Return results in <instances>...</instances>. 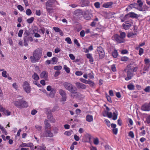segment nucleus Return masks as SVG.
<instances>
[{"instance_id":"obj_50","label":"nucleus","mask_w":150,"mask_h":150,"mask_svg":"<svg viewBox=\"0 0 150 150\" xmlns=\"http://www.w3.org/2000/svg\"><path fill=\"white\" fill-rule=\"evenodd\" d=\"M58 129L56 127H54L53 128V131L54 133L55 134H57L58 132Z\"/></svg>"},{"instance_id":"obj_43","label":"nucleus","mask_w":150,"mask_h":150,"mask_svg":"<svg viewBox=\"0 0 150 150\" xmlns=\"http://www.w3.org/2000/svg\"><path fill=\"white\" fill-rule=\"evenodd\" d=\"M105 150H112L111 147L109 145H105Z\"/></svg>"},{"instance_id":"obj_1","label":"nucleus","mask_w":150,"mask_h":150,"mask_svg":"<svg viewBox=\"0 0 150 150\" xmlns=\"http://www.w3.org/2000/svg\"><path fill=\"white\" fill-rule=\"evenodd\" d=\"M42 54V50L39 49L35 50L33 53V56L30 57L32 62L35 63L38 62Z\"/></svg>"},{"instance_id":"obj_9","label":"nucleus","mask_w":150,"mask_h":150,"mask_svg":"<svg viewBox=\"0 0 150 150\" xmlns=\"http://www.w3.org/2000/svg\"><path fill=\"white\" fill-rule=\"evenodd\" d=\"M114 39L119 43H123L125 41L124 39H122L120 36L117 34H115L113 36Z\"/></svg>"},{"instance_id":"obj_51","label":"nucleus","mask_w":150,"mask_h":150,"mask_svg":"<svg viewBox=\"0 0 150 150\" xmlns=\"http://www.w3.org/2000/svg\"><path fill=\"white\" fill-rule=\"evenodd\" d=\"M7 72L6 71H3L2 72V76L5 78H6L7 77V75H6Z\"/></svg>"},{"instance_id":"obj_55","label":"nucleus","mask_w":150,"mask_h":150,"mask_svg":"<svg viewBox=\"0 0 150 150\" xmlns=\"http://www.w3.org/2000/svg\"><path fill=\"white\" fill-rule=\"evenodd\" d=\"M75 74L77 76H81L82 75L83 73L81 71H77L76 72Z\"/></svg>"},{"instance_id":"obj_35","label":"nucleus","mask_w":150,"mask_h":150,"mask_svg":"<svg viewBox=\"0 0 150 150\" xmlns=\"http://www.w3.org/2000/svg\"><path fill=\"white\" fill-rule=\"evenodd\" d=\"M79 80L81 82L87 84L88 83V80H87L85 79L81 78Z\"/></svg>"},{"instance_id":"obj_59","label":"nucleus","mask_w":150,"mask_h":150,"mask_svg":"<svg viewBox=\"0 0 150 150\" xmlns=\"http://www.w3.org/2000/svg\"><path fill=\"white\" fill-rule=\"evenodd\" d=\"M144 91L146 92H149L150 91V86H148L146 87L144 89Z\"/></svg>"},{"instance_id":"obj_46","label":"nucleus","mask_w":150,"mask_h":150,"mask_svg":"<svg viewBox=\"0 0 150 150\" xmlns=\"http://www.w3.org/2000/svg\"><path fill=\"white\" fill-rule=\"evenodd\" d=\"M24 35L25 36V37H28L29 35V31L27 30H26L24 33Z\"/></svg>"},{"instance_id":"obj_49","label":"nucleus","mask_w":150,"mask_h":150,"mask_svg":"<svg viewBox=\"0 0 150 150\" xmlns=\"http://www.w3.org/2000/svg\"><path fill=\"white\" fill-rule=\"evenodd\" d=\"M71 132L72 131H67L65 132H64V134L66 135L69 136L71 135Z\"/></svg>"},{"instance_id":"obj_33","label":"nucleus","mask_w":150,"mask_h":150,"mask_svg":"<svg viewBox=\"0 0 150 150\" xmlns=\"http://www.w3.org/2000/svg\"><path fill=\"white\" fill-rule=\"evenodd\" d=\"M49 1L54 5L56 4H58V2L56 0H49Z\"/></svg>"},{"instance_id":"obj_61","label":"nucleus","mask_w":150,"mask_h":150,"mask_svg":"<svg viewBox=\"0 0 150 150\" xmlns=\"http://www.w3.org/2000/svg\"><path fill=\"white\" fill-rule=\"evenodd\" d=\"M128 59V58L126 57H123L121 58V60L122 61H127Z\"/></svg>"},{"instance_id":"obj_29","label":"nucleus","mask_w":150,"mask_h":150,"mask_svg":"<svg viewBox=\"0 0 150 150\" xmlns=\"http://www.w3.org/2000/svg\"><path fill=\"white\" fill-rule=\"evenodd\" d=\"M62 67L61 66H56L54 67V69L55 70L59 71V70H61L62 69Z\"/></svg>"},{"instance_id":"obj_14","label":"nucleus","mask_w":150,"mask_h":150,"mask_svg":"<svg viewBox=\"0 0 150 150\" xmlns=\"http://www.w3.org/2000/svg\"><path fill=\"white\" fill-rule=\"evenodd\" d=\"M142 109L144 111H149L150 108L149 106L147 104H144L142 107Z\"/></svg>"},{"instance_id":"obj_42","label":"nucleus","mask_w":150,"mask_h":150,"mask_svg":"<svg viewBox=\"0 0 150 150\" xmlns=\"http://www.w3.org/2000/svg\"><path fill=\"white\" fill-rule=\"evenodd\" d=\"M6 115H10L11 112L8 110L5 109L3 112Z\"/></svg>"},{"instance_id":"obj_2","label":"nucleus","mask_w":150,"mask_h":150,"mask_svg":"<svg viewBox=\"0 0 150 150\" xmlns=\"http://www.w3.org/2000/svg\"><path fill=\"white\" fill-rule=\"evenodd\" d=\"M21 98L13 101V103L16 106L19 108H27L28 106L27 103L23 99L22 96H20Z\"/></svg>"},{"instance_id":"obj_48","label":"nucleus","mask_w":150,"mask_h":150,"mask_svg":"<svg viewBox=\"0 0 150 150\" xmlns=\"http://www.w3.org/2000/svg\"><path fill=\"white\" fill-rule=\"evenodd\" d=\"M23 30H20L18 34V37H21L22 36V35L23 33Z\"/></svg>"},{"instance_id":"obj_6","label":"nucleus","mask_w":150,"mask_h":150,"mask_svg":"<svg viewBox=\"0 0 150 150\" xmlns=\"http://www.w3.org/2000/svg\"><path fill=\"white\" fill-rule=\"evenodd\" d=\"M53 136V134L51 131L50 130H46L41 133V137H52Z\"/></svg>"},{"instance_id":"obj_30","label":"nucleus","mask_w":150,"mask_h":150,"mask_svg":"<svg viewBox=\"0 0 150 150\" xmlns=\"http://www.w3.org/2000/svg\"><path fill=\"white\" fill-rule=\"evenodd\" d=\"M34 19V17H31L30 18H28L27 19V21L28 23L30 24L33 22Z\"/></svg>"},{"instance_id":"obj_18","label":"nucleus","mask_w":150,"mask_h":150,"mask_svg":"<svg viewBox=\"0 0 150 150\" xmlns=\"http://www.w3.org/2000/svg\"><path fill=\"white\" fill-rule=\"evenodd\" d=\"M93 117L90 115H88L86 116V120L88 122L93 121Z\"/></svg>"},{"instance_id":"obj_54","label":"nucleus","mask_w":150,"mask_h":150,"mask_svg":"<svg viewBox=\"0 0 150 150\" xmlns=\"http://www.w3.org/2000/svg\"><path fill=\"white\" fill-rule=\"evenodd\" d=\"M111 69L113 71L115 72L116 71V67L115 65L114 64H113V65L111 66Z\"/></svg>"},{"instance_id":"obj_53","label":"nucleus","mask_w":150,"mask_h":150,"mask_svg":"<svg viewBox=\"0 0 150 150\" xmlns=\"http://www.w3.org/2000/svg\"><path fill=\"white\" fill-rule=\"evenodd\" d=\"M17 8L18 9L21 11H22L24 10L23 8L21 5H18L17 6Z\"/></svg>"},{"instance_id":"obj_57","label":"nucleus","mask_w":150,"mask_h":150,"mask_svg":"<svg viewBox=\"0 0 150 150\" xmlns=\"http://www.w3.org/2000/svg\"><path fill=\"white\" fill-rule=\"evenodd\" d=\"M74 42L75 44H76L78 47H80V44L78 42V40L76 39H74Z\"/></svg>"},{"instance_id":"obj_56","label":"nucleus","mask_w":150,"mask_h":150,"mask_svg":"<svg viewBox=\"0 0 150 150\" xmlns=\"http://www.w3.org/2000/svg\"><path fill=\"white\" fill-rule=\"evenodd\" d=\"M94 6L97 8L100 7V3L99 2H96L94 3Z\"/></svg>"},{"instance_id":"obj_7","label":"nucleus","mask_w":150,"mask_h":150,"mask_svg":"<svg viewBox=\"0 0 150 150\" xmlns=\"http://www.w3.org/2000/svg\"><path fill=\"white\" fill-rule=\"evenodd\" d=\"M23 88L24 90L27 93H29L30 91L31 88L29 84L27 81H25L23 84Z\"/></svg>"},{"instance_id":"obj_44","label":"nucleus","mask_w":150,"mask_h":150,"mask_svg":"<svg viewBox=\"0 0 150 150\" xmlns=\"http://www.w3.org/2000/svg\"><path fill=\"white\" fill-rule=\"evenodd\" d=\"M106 98L107 99L108 101L110 103H112V100L110 97L107 94H106Z\"/></svg>"},{"instance_id":"obj_15","label":"nucleus","mask_w":150,"mask_h":150,"mask_svg":"<svg viewBox=\"0 0 150 150\" xmlns=\"http://www.w3.org/2000/svg\"><path fill=\"white\" fill-rule=\"evenodd\" d=\"M74 14L77 16H80L82 15V11L79 9H78L74 12Z\"/></svg>"},{"instance_id":"obj_63","label":"nucleus","mask_w":150,"mask_h":150,"mask_svg":"<svg viewBox=\"0 0 150 150\" xmlns=\"http://www.w3.org/2000/svg\"><path fill=\"white\" fill-rule=\"evenodd\" d=\"M50 120L51 122L52 123H54L55 122V119L53 118V117L50 116Z\"/></svg>"},{"instance_id":"obj_58","label":"nucleus","mask_w":150,"mask_h":150,"mask_svg":"<svg viewBox=\"0 0 150 150\" xmlns=\"http://www.w3.org/2000/svg\"><path fill=\"white\" fill-rule=\"evenodd\" d=\"M85 34V31L84 30H81L80 33V36L82 37L84 36Z\"/></svg>"},{"instance_id":"obj_11","label":"nucleus","mask_w":150,"mask_h":150,"mask_svg":"<svg viewBox=\"0 0 150 150\" xmlns=\"http://www.w3.org/2000/svg\"><path fill=\"white\" fill-rule=\"evenodd\" d=\"M40 77L41 78H44L45 80L48 79V73L46 71H42L40 74Z\"/></svg>"},{"instance_id":"obj_4","label":"nucleus","mask_w":150,"mask_h":150,"mask_svg":"<svg viewBox=\"0 0 150 150\" xmlns=\"http://www.w3.org/2000/svg\"><path fill=\"white\" fill-rule=\"evenodd\" d=\"M125 71L127 75V77L125 78V80L128 81L131 79L133 75L132 69L131 67V65H128L127 68L125 69Z\"/></svg>"},{"instance_id":"obj_62","label":"nucleus","mask_w":150,"mask_h":150,"mask_svg":"<svg viewBox=\"0 0 150 150\" xmlns=\"http://www.w3.org/2000/svg\"><path fill=\"white\" fill-rule=\"evenodd\" d=\"M105 121L106 122V124L107 125V126L108 127H110V122L107 119H105Z\"/></svg>"},{"instance_id":"obj_16","label":"nucleus","mask_w":150,"mask_h":150,"mask_svg":"<svg viewBox=\"0 0 150 150\" xmlns=\"http://www.w3.org/2000/svg\"><path fill=\"white\" fill-rule=\"evenodd\" d=\"M137 14L135 13H134L133 12H131L130 13L126 15L125 16V18L129 16L131 17L135 18L137 17Z\"/></svg>"},{"instance_id":"obj_24","label":"nucleus","mask_w":150,"mask_h":150,"mask_svg":"<svg viewBox=\"0 0 150 150\" xmlns=\"http://www.w3.org/2000/svg\"><path fill=\"white\" fill-rule=\"evenodd\" d=\"M136 34L135 33L130 32L128 33L127 36L128 38H133V36L136 35Z\"/></svg>"},{"instance_id":"obj_38","label":"nucleus","mask_w":150,"mask_h":150,"mask_svg":"<svg viewBox=\"0 0 150 150\" xmlns=\"http://www.w3.org/2000/svg\"><path fill=\"white\" fill-rule=\"evenodd\" d=\"M65 40L67 41L68 44H71L72 42L70 38L67 37L65 38Z\"/></svg>"},{"instance_id":"obj_34","label":"nucleus","mask_w":150,"mask_h":150,"mask_svg":"<svg viewBox=\"0 0 150 150\" xmlns=\"http://www.w3.org/2000/svg\"><path fill=\"white\" fill-rule=\"evenodd\" d=\"M64 69L65 70V71H66L67 73H69L70 69L69 68L67 67L66 65H64Z\"/></svg>"},{"instance_id":"obj_32","label":"nucleus","mask_w":150,"mask_h":150,"mask_svg":"<svg viewBox=\"0 0 150 150\" xmlns=\"http://www.w3.org/2000/svg\"><path fill=\"white\" fill-rule=\"evenodd\" d=\"M46 147L44 145H42V146H40L38 147V150H46Z\"/></svg>"},{"instance_id":"obj_23","label":"nucleus","mask_w":150,"mask_h":150,"mask_svg":"<svg viewBox=\"0 0 150 150\" xmlns=\"http://www.w3.org/2000/svg\"><path fill=\"white\" fill-rule=\"evenodd\" d=\"M32 78L35 80H38L39 79V77L36 73L34 72L32 76Z\"/></svg>"},{"instance_id":"obj_22","label":"nucleus","mask_w":150,"mask_h":150,"mask_svg":"<svg viewBox=\"0 0 150 150\" xmlns=\"http://www.w3.org/2000/svg\"><path fill=\"white\" fill-rule=\"evenodd\" d=\"M112 55L114 58H117L118 55V52L117 50H114V51L112 52Z\"/></svg>"},{"instance_id":"obj_17","label":"nucleus","mask_w":150,"mask_h":150,"mask_svg":"<svg viewBox=\"0 0 150 150\" xmlns=\"http://www.w3.org/2000/svg\"><path fill=\"white\" fill-rule=\"evenodd\" d=\"M56 91V90L54 88L52 89L49 94V96L51 98H53L54 96Z\"/></svg>"},{"instance_id":"obj_20","label":"nucleus","mask_w":150,"mask_h":150,"mask_svg":"<svg viewBox=\"0 0 150 150\" xmlns=\"http://www.w3.org/2000/svg\"><path fill=\"white\" fill-rule=\"evenodd\" d=\"M131 24L129 23H126L123 25V28L125 30L129 29L131 27Z\"/></svg>"},{"instance_id":"obj_5","label":"nucleus","mask_w":150,"mask_h":150,"mask_svg":"<svg viewBox=\"0 0 150 150\" xmlns=\"http://www.w3.org/2000/svg\"><path fill=\"white\" fill-rule=\"evenodd\" d=\"M97 50L99 55V59H103L105 57V53L102 47L99 46L97 47Z\"/></svg>"},{"instance_id":"obj_60","label":"nucleus","mask_w":150,"mask_h":150,"mask_svg":"<svg viewBox=\"0 0 150 150\" xmlns=\"http://www.w3.org/2000/svg\"><path fill=\"white\" fill-rule=\"evenodd\" d=\"M129 135L130 137L132 138H134V133L132 131H130L129 134Z\"/></svg>"},{"instance_id":"obj_8","label":"nucleus","mask_w":150,"mask_h":150,"mask_svg":"<svg viewBox=\"0 0 150 150\" xmlns=\"http://www.w3.org/2000/svg\"><path fill=\"white\" fill-rule=\"evenodd\" d=\"M59 93L62 96V101H65L66 100V94L65 91L63 89H60L59 90Z\"/></svg>"},{"instance_id":"obj_27","label":"nucleus","mask_w":150,"mask_h":150,"mask_svg":"<svg viewBox=\"0 0 150 150\" xmlns=\"http://www.w3.org/2000/svg\"><path fill=\"white\" fill-rule=\"evenodd\" d=\"M112 4V3L111 2L107 3L106 4H103V6L104 7L108 8L109 6H111Z\"/></svg>"},{"instance_id":"obj_26","label":"nucleus","mask_w":150,"mask_h":150,"mask_svg":"<svg viewBox=\"0 0 150 150\" xmlns=\"http://www.w3.org/2000/svg\"><path fill=\"white\" fill-rule=\"evenodd\" d=\"M0 129L3 132V133L5 134L6 135H7V133L6 132V130L4 128V127L0 125Z\"/></svg>"},{"instance_id":"obj_3","label":"nucleus","mask_w":150,"mask_h":150,"mask_svg":"<svg viewBox=\"0 0 150 150\" xmlns=\"http://www.w3.org/2000/svg\"><path fill=\"white\" fill-rule=\"evenodd\" d=\"M63 85L65 88L69 91L71 94L77 93V88L70 83L65 82L63 83Z\"/></svg>"},{"instance_id":"obj_12","label":"nucleus","mask_w":150,"mask_h":150,"mask_svg":"<svg viewBox=\"0 0 150 150\" xmlns=\"http://www.w3.org/2000/svg\"><path fill=\"white\" fill-rule=\"evenodd\" d=\"M76 84L77 87L83 89H86V85L79 82H76Z\"/></svg>"},{"instance_id":"obj_10","label":"nucleus","mask_w":150,"mask_h":150,"mask_svg":"<svg viewBox=\"0 0 150 150\" xmlns=\"http://www.w3.org/2000/svg\"><path fill=\"white\" fill-rule=\"evenodd\" d=\"M138 4V7L137 8V9L140 11H143V9L142 8L143 3L141 0H138L137 1Z\"/></svg>"},{"instance_id":"obj_28","label":"nucleus","mask_w":150,"mask_h":150,"mask_svg":"<svg viewBox=\"0 0 150 150\" xmlns=\"http://www.w3.org/2000/svg\"><path fill=\"white\" fill-rule=\"evenodd\" d=\"M127 88L129 90H133L134 88V86L132 84H129L127 86Z\"/></svg>"},{"instance_id":"obj_40","label":"nucleus","mask_w":150,"mask_h":150,"mask_svg":"<svg viewBox=\"0 0 150 150\" xmlns=\"http://www.w3.org/2000/svg\"><path fill=\"white\" fill-rule=\"evenodd\" d=\"M26 14L28 16L30 15L32 13V12L30 9H28L26 11Z\"/></svg>"},{"instance_id":"obj_19","label":"nucleus","mask_w":150,"mask_h":150,"mask_svg":"<svg viewBox=\"0 0 150 150\" xmlns=\"http://www.w3.org/2000/svg\"><path fill=\"white\" fill-rule=\"evenodd\" d=\"M55 5L53 4L49 1H47L45 3V7H46L52 8L55 7Z\"/></svg>"},{"instance_id":"obj_39","label":"nucleus","mask_w":150,"mask_h":150,"mask_svg":"<svg viewBox=\"0 0 150 150\" xmlns=\"http://www.w3.org/2000/svg\"><path fill=\"white\" fill-rule=\"evenodd\" d=\"M144 62L146 65H150V61L149 59H145Z\"/></svg>"},{"instance_id":"obj_13","label":"nucleus","mask_w":150,"mask_h":150,"mask_svg":"<svg viewBox=\"0 0 150 150\" xmlns=\"http://www.w3.org/2000/svg\"><path fill=\"white\" fill-rule=\"evenodd\" d=\"M45 127V129H51V126L50 124L48 122L47 120H45L44 121Z\"/></svg>"},{"instance_id":"obj_36","label":"nucleus","mask_w":150,"mask_h":150,"mask_svg":"<svg viewBox=\"0 0 150 150\" xmlns=\"http://www.w3.org/2000/svg\"><path fill=\"white\" fill-rule=\"evenodd\" d=\"M126 33L124 32H121L120 33V37L123 39H124L126 36Z\"/></svg>"},{"instance_id":"obj_45","label":"nucleus","mask_w":150,"mask_h":150,"mask_svg":"<svg viewBox=\"0 0 150 150\" xmlns=\"http://www.w3.org/2000/svg\"><path fill=\"white\" fill-rule=\"evenodd\" d=\"M149 65H147L144 66L143 69V71H148L149 70Z\"/></svg>"},{"instance_id":"obj_52","label":"nucleus","mask_w":150,"mask_h":150,"mask_svg":"<svg viewBox=\"0 0 150 150\" xmlns=\"http://www.w3.org/2000/svg\"><path fill=\"white\" fill-rule=\"evenodd\" d=\"M106 113L108 117L109 118H111L112 117V112H107Z\"/></svg>"},{"instance_id":"obj_37","label":"nucleus","mask_w":150,"mask_h":150,"mask_svg":"<svg viewBox=\"0 0 150 150\" xmlns=\"http://www.w3.org/2000/svg\"><path fill=\"white\" fill-rule=\"evenodd\" d=\"M35 127L36 129L39 131H41L42 129V127L38 125H36L35 126Z\"/></svg>"},{"instance_id":"obj_21","label":"nucleus","mask_w":150,"mask_h":150,"mask_svg":"<svg viewBox=\"0 0 150 150\" xmlns=\"http://www.w3.org/2000/svg\"><path fill=\"white\" fill-rule=\"evenodd\" d=\"M58 58L55 57L52 58V61L51 63L52 64H56L58 61Z\"/></svg>"},{"instance_id":"obj_47","label":"nucleus","mask_w":150,"mask_h":150,"mask_svg":"<svg viewBox=\"0 0 150 150\" xmlns=\"http://www.w3.org/2000/svg\"><path fill=\"white\" fill-rule=\"evenodd\" d=\"M93 142L94 144L96 145H98V144L99 143V140L98 138H96L93 140Z\"/></svg>"},{"instance_id":"obj_25","label":"nucleus","mask_w":150,"mask_h":150,"mask_svg":"<svg viewBox=\"0 0 150 150\" xmlns=\"http://www.w3.org/2000/svg\"><path fill=\"white\" fill-rule=\"evenodd\" d=\"M23 39L24 41V46L26 47L28 46L29 43V41L28 39H27L26 37H25Z\"/></svg>"},{"instance_id":"obj_64","label":"nucleus","mask_w":150,"mask_h":150,"mask_svg":"<svg viewBox=\"0 0 150 150\" xmlns=\"http://www.w3.org/2000/svg\"><path fill=\"white\" fill-rule=\"evenodd\" d=\"M113 114L114 115H113V117L112 119L114 120H115L117 119V115L115 112H114L113 113Z\"/></svg>"},{"instance_id":"obj_31","label":"nucleus","mask_w":150,"mask_h":150,"mask_svg":"<svg viewBox=\"0 0 150 150\" xmlns=\"http://www.w3.org/2000/svg\"><path fill=\"white\" fill-rule=\"evenodd\" d=\"M87 84H89L90 86L91 87H93L95 86V84L94 82L90 80H88Z\"/></svg>"},{"instance_id":"obj_41","label":"nucleus","mask_w":150,"mask_h":150,"mask_svg":"<svg viewBox=\"0 0 150 150\" xmlns=\"http://www.w3.org/2000/svg\"><path fill=\"white\" fill-rule=\"evenodd\" d=\"M46 8L47 10V11L50 14L52 13L53 8L49 7H46Z\"/></svg>"}]
</instances>
